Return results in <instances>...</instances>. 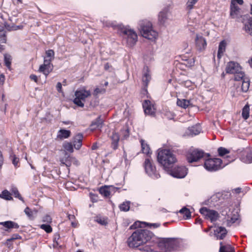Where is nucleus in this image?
Masks as SVG:
<instances>
[{
    "label": "nucleus",
    "mask_w": 252,
    "mask_h": 252,
    "mask_svg": "<svg viewBox=\"0 0 252 252\" xmlns=\"http://www.w3.org/2000/svg\"><path fill=\"white\" fill-rule=\"evenodd\" d=\"M47 57L49 58V59H51V61L53 59L54 56V52L52 50H49L46 52Z\"/></svg>",
    "instance_id": "obj_48"
},
{
    "label": "nucleus",
    "mask_w": 252,
    "mask_h": 252,
    "mask_svg": "<svg viewBox=\"0 0 252 252\" xmlns=\"http://www.w3.org/2000/svg\"><path fill=\"white\" fill-rule=\"evenodd\" d=\"M91 199L93 202H96L97 201V197L93 194H91Z\"/></svg>",
    "instance_id": "obj_59"
},
{
    "label": "nucleus",
    "mask_w": 252,
    "mask_h": 252,
    "mask_svg": "<svg viewBox=\"0 0 252 252\" xmlns=\"http://www.w3.org/2000/svg\"><path fill=\"white\" fill-rule=\"evenodd\" d=\"M218 151L219 155L221 156H222L228 153V151H227V149L222 147L219 148Z\"/></svg>",
    "instance_id": "obj_47"
},
{
    "label": "nucleus",
    "mask_w": 252,
    "mask_h": 252,
    "mask_svg": "<svg viewBox=\"0 0 252 252\" xmlns=\"http://www.w3.org/2000/svg\"><path fill=\"white\" fill-rule=\"evenodd\" d=\"M228 218H230V220H228L231 222L234 223L238 219V214L237 213H236V214H234L233 215V217H230L229 215H228Z\"/></svg>",
    "instance_id": "obj_46"
},
{
    "label": "nucleus",
    "mask_w": 252,
    "mask_h": 252,
    "mask_svg": "<svg viewBox=\"0 0 252 252\" xmlns=\"http://www.w3.org/2000/svg\"><path fill=\"white\" fill-rule=\"evenodd\" d=\"M242 116L245 119H247L249 116V113L247 108L245 107L242 111Z\"/></svg>",
    "instance_id": "obj_50"
},
{
    "label": "nucleus",
    "mask_w": 252,
    "mask_h": 252,
    "mask_svg": "<svg viewBox=\"0 0 252 252\" xmlns=\"http://www.w3.org/2000/svg\"><path fill=\"white\" fill-rule=\"evenodd\" d=\"M112 141V144L114 149H116L117 147L118 143L120 139V137L117 133L113 132L112 136H111Z\"/></svg>",
    "instance_id": "obj_32"
},
{
    "label": "nucleus",
    "mask_w": 252,
    "mask_h": 252,
    "mask_svg": "<svg viewBox=\"0 0 252 252\" xmlns=\"http://www.w3.org/2000/svg\"><path fill=\"white\" fill-rule=\"evenodd\" d=\"M219 252H234L233 248L228 243L220 242Z\"/></svg>",
    "instance_id": "obj_23"
},
{
    "label": "nucleus",
    "mask_w": 252,
    "mask_h": 252,
    "mask_svg": "<svg viewBox=\"0 0 252 252\" xmlns=\"http://www.w3.org/2000/svg\"><path fill=\"white\" fill-rule=\"evenodd\" d=\"M179 213L182 214L186 219H189L191 217V213L189 210L186 207H184L179 211Z\"/></svg>",
    "instance_id": "obj_35"
},
{
    "label": "nucleus",
    "mask_w": 252,
    "mask_h": 252,
    "mask_svg": "<svg viewBox=\"0 0 252 252\" xmlns=\"http://www.w3.org/2000/svg\"><path fill=\"white\" fill-rule=\"evenodd\" d=\"M158 162L166 170L177 161L176 158L171 151L167 149H159L158 151Z\"/></svg>",
    "instance_id": "obj_3"
},
{
    "label": "nucleus",
    "mask_w": 252,
    "mask_h": 252,
    "mask_svg": "<svg viewBox=\"0 0 252 252\" xmlns=\"http://www.w3.org/2000/svg\"><path fill=\"white\" fill-rule=\"evenodd\" d=\"M201 131V127L199 125H196L195 126L189 127L185 131L183 134V136H193L198 134Z\"/></svg>",
    "instance_id": "obj_19"
},
{
    "label": "nucleus",
    "mask_w": 252,
    "mask_h": 252,
    "mask_svg": "<svg viewBox=\"0 0 252 252\" xmlns=\"http://www.w3.org/2000/svg\"><path fill=\"white\" fill-rule=\"evenodd\" d=\"M129 204L130 202L129 201L123 202L119 206L120 209L122 211H128L130 208Z\"/></svg>",
    "instance_id": "obj_38"
},
{
    "label": "nucleus",
    "mask_w": 252,
    "mask_h": 252,
    "mask_svg": "<svg viewBox=\"0 0 252 252\" xmlns=\"http://www.w3.org/2000/svg\"><path fill=\"white\" fill-rule=\"evenodd\" d=\"M40 227L47 233H50L52 231V228L51 226L48 224H41L40 225Z\"/></svg>",
    "instance_id": "obj_44"
},
{
    "label": "nucleus",
    "mask_w": 252,
    "mask_h": 252,
    "mask_svg": "<svg viewBox=\"0 0 252 252\" xmlns=\"http://www.w3.org/2000/svg\"><path fill=\"white\" fill-rule=\"evenodd\" d=\"M0 197L6 200H11L12 199L11 193L7 190H3L0 194Z\"/></svg>",
    "instance_id": "obj_36"
},
{
    "label": "nucleus",
    "mask_w": 252,
    "mask_h": 252,
    "mask_svg": "<svg viewBox=\"0 0 252 252\" xmlns=\"http://www.w3.org/2000/svg\"><path fill=\"white\" fill-rule=\"evenodd\" d=\"M56 88L58 92L63 94L62 91V85L60 82H58L56 86Z\"/></svg>",
    "instance_id": "obj_54"
},
{
    "label": "nucleus",
    "mask_w": 252,
    "mask_h": 252,
    "mask_svg": "<svg viewBox=\"0 0 252 252\" xmlns=\"http://www.w3.org/2000/svg\"><path fill=\"white\" fill-rule=\"evenodd\" d=\"M139 31L141 34L144 38L151 40L157 38L158 33L153 29L152 23L147 20L140 21Z\"/></svg>",
    "instance_id": "obj_4"
},
{
    "label": "nucleus",
    "mask_w": 252,
    "mask_h": 252,
    "mask_svg": "<svg viewBox=\"0 0 252 252\" xmlns=\"http://www.w3.org/2000/svg\"><path fill=\"white\" fill-rule=\"evenodd\" d=\"M250 86V81L249 78H246L244 79L242 81L241 89L243 92H246L249 90Z\"/></svg>",
    "instance_id": "obj_34"
},
{
    "label": "nucleus",
    "mask_w": 252,
    "mask_h": 252,
    "mask_svg": "<svg viewBox=\"0 0 252 252\" xmlns=\"http://www.w3.org/2000/svg\"><path fill=\"white\" fill-rule=\"evenodd\" d=\"M200 212L206 218L210 219L211 221L216 220L219 217V214L217 212L208 209L206 207L201 208L200 209Z\"/></svg>",
    "instance_id": "obj_12"
},
{
    "label": "nucleus",
    "mask_w": 252,
    "mask_h": 252,
    "mask_svg": "<svg viewBox=\"0 0 252 252\" xmlns=\"http://www.w3.org/2000/svg\"><path fill=\"white\" fill-rule=\"evenodd\" d=\"M140 143L141 145V150L142 153L146 155L148 157H150L152 152L149 145H148L147 143L142 139L140 140Z\"/></svg>",
    "instance_id": "obj_29"
},
{
    "label": "nucleus",
    "mask_w": 252,
    "mask_h": 252,
    "mask_svg": "<svg viewBox=\"0 0 252 252\" xmlns=\"http://www.w3.org/2000/svg\"><path fill=\"white\" fill-rule=\"evenodd\" d=\"M242 5L243 4V0H231V3L236 4V3Z\"/></svg>",
    "instance_id": "obj_55"
},
{
    "label": "nucleus",
    "mask_w": 252,
    "mask_h": 252,
    "mask_svg": "<svg viewBox=\"0 0 252 252\" xmlns=\"http://www.w3.org/2000/svg\"><path fill=\"white\" fill-rule=\"evenodd\" d=\"M195 41L196 47L198 50L202 51L205 49L207 46V42L201 34H196Z\"/></svg>",
    "instance_id": "obj_15"
},
{
    "label": "nucleus",
    "mask_w": 252,
    "mask_h": 252,
    "mask_svg": "<svg viewBox=\"0 0 252 252\" xmlns=\"http://www.w3.org/2000/svg\"><path fill=\"white\" fill-rule=\"evenodd\" d=\"M95 221L102 225H106L107 224V220L106 218L97 216L95 218Z\"/></svg>",
    "instance_id": "obj_40"
},
{
    "label": "nucleus",
    "mask_w": 252,
    "mask_h": 252,
    "mask_svg": "<svg viewBox=\"0 0 252 252\" xmlns=\"http://www.w3.org/2000/svg\"><path fill=\"white\" fill-rule=\"evenodd\" d=\"M242 22L244 24V30L245 32L252 35V17L249 15L242 16Z\"/></svg>",
    "instance_id": "obj_14"
},
{
    "label": "nucleus",
    "mask_w": 252,
    "mask_h": 252,
    "mask_svg": "<svg viewBox=\"0 0 252 252\" xmlns=\"http://www.w3.org/2000/svg\"><path fill=\"white\" fill-rule=\"evenodd\" d=\"M11 192L13 193V194L14 195L15 197H17L19 198L20 200H22L23 202H24L23 198L22 197V196L20 195V193H19V191L16 188L13 187L11 189Z\"/></svg>",
    "instance_id": "obj_42"
},
{
    "label": "nucleus",
    "mask_w": 252,
    "mask_h": 252,
    "mask_svg": "<svg viewBox=\"0 0 252 252\" xmlns=\"http://www.w3.org/2000/svg\"><path fill=\"white\" fill-rule=\"evenodd\" d=\"M63 148L64 150L70 153L73 152V146L70 142H65L63 144Z\"/></svg>",
    "instance_id": "obj_39"
},
{
    "label": "nucleus",
    "mask_w": 252,
    "mask_h": 252,
    "mask_svg": "<svg viewBox=\"0 0 252 252\" xmlns=\"http://www.w3.org/2000/svg\"><path fill=\"white\" fill-rule=\"evenodd\" d=\"M30 78L31 80L34 81L35 82H37L38 80V78L36 75L34 74H31L30 76Z\"/></svg>",
    "instance_id": "obj_56"
},
{
    "label": "nucleus",
    "mask_w": 252,
    "mask_h": 252,
    "mask_svg": "<svg viewBox=\"0 0 252 252\" xmlns=\"http://www.w3.org/2000/svg\"><path fill=\"white\" fill-rule=\"evenodd\" d=\"M68 158H69V161L73 162L76 164L78 163V161L74 158L68 156Z\"/></svg>",
    "instance_id": "obj_58"
},
{
    "label": "nucleus",
    "mask_w": 252,
    "mask_h": 252,
    "mask_svg": "<svg viewBox=\"0 0 252 252\" xmlns=\"http://www.w3.org/2000/svg\"><path fill=\"white\" fill-rule=\"evenodd\" d=\"M19 162V159L15 156H14L12 159V162L15 166H17Z\"/></svg>",
    "instance_id": "obj_57"
},
{
    "label": "nucleus",
    "mask_w": 252,
    "mask_h": 252,
    "mask_svg": "<svg viewBox=\"0 0 252 252\" xmlns=\"http://www.w3.org/2000/svg\"><path fill=\"white\" fill-rule=\"evenodd\" d=\"M187 170L184 166H178L171 170L169 174L175 178H183L187 175Z\"/></svg>",
    "instance_id": "obj_13"
},
{
    "label": "nucleus",
    "mask_w": 252,
    "mask_h": 252,
    "mask_svg": "<svg viewBox=\"0 0 252 252\" xmlns=\"http://www.w3.org/2000/svg\"><path fill=\"white\" fill-rule=\"evenodd\" d=\"M177 104L179 106L181 107L186 108L190 105V102L189 100L184 99H178Z\"/></svg>",
    "instance_id": "obj_33"
},
{
    "label": "nucleus",
    "mask_w": 252,
    "mask_h": 252,
    "mask_svg": "<svg viewBox=\"0 0 252 252\" xmlns=\"http://www.w3.org/2000/svg\"><path fill=\"white\" fill-rule=\"evenodd\" d=\"M56 238H57L56 237L55 238V241L54 242V244H53L54 247H57L59 245L58 242L56 241Z\"/></svg>",
    "instance_id": "obj_63"
},
{
    "label": "nucleus",
    "mask_w": 252,
    "mask_h": 252,
    "mask_svg": "<svg viewBox=\"0 0 252 252\" xmlns=\"http://www.w3.org/2000/svg\"><path fill=\"white\" fill-rule=\"evenodd\" d=\"M144 167L146 173L151 178L156 179L160 177L155 165L149 158L145 159Z\"/></svg>",
    "instance_id": "obj_8"
},
{
    "label": "nucleus",
    "mask_w": 252,
    "mask_h": 252,
    "mask_svg": "<svg viewBox=\"0 0 252 252\" xmlns=\"http://www.w3.org/2000/svg\"><path fill=\"white\" fill-rule=\"evenodd\" d=\"M71 134L69 130L61 129L59 130L57 133V137L59 139H63L68 138Z\"/></svg>",
    "instance_id": "obj_28"
},
{
    "label": "nucleus",
    "mask_w": 252,
    "mask_h": 252,
    "mask_svg": "<svg viewBox=\"0 0 252 252\" xmlns=\"http://www.w3.org/2000/svg\"><path fill=\"white\" fill-rule=\"evenodd\" d=\"M143 107L144 109L145 113L146 115H153L155 113V108L152 102L148 100H145L143 104Z\"/></svg>",
    "instance_id": "obj_18"
},
{
    "label": "nucleus",
    "mask_w": 252,
    "mask_h": 252,
    "mask_svg": "<svg viewBox=\"0 0 252 252\" xmlns=\"http://www.w3.org/2000/svg\"><path fill=\"white\" fill-rule=\"evenodd\" d=\"M198 0H188L187 3V8L188 10L192 9Z\"/></svg>",
    "instance_id": "obj_43"
},
{
    "label": "nucleus",
    "mask_w": 252,
    "mask_h": 252,
    "mask_svg": "<svg viewBox=\"0 0 252 252\" xmlns=\"http://www.w3.org/2000/svg\"><path fill=\"white\" fill-rule=\"evenodd\" d=\"M83 139V135L82 134L79 133L77 134L73 139V146L75 149L78 150L82 146V141Z\"/></svg>",
    "instance_id": "obj_24"
},
{
    "label": "nucleus",
    "mask_w": 252,
    "mask_h": 252,
    "mask_svg": "<svg viewBox=\"0 0 252 252\" xmlns=\"http://www.w3.org/2000/svg\"><path fill=\"white\" fill-rule=\"evenodd\" d=\"M226 48V42L224 41H222L220 42L219 46L218 52V58L220 59L222 57L223 53L225 51Z\"/></svg>",
    "instance_id": "obj_31"
},
{
    "label": "nucleus",
    "mask_w": 252,
    "mask_h": 252,
    "mask_svg": "<svg viewBox=\"0 0 252 252\" xmlns=\"http://www.w3.org/2000/svg\"><path fill=\"white\" fill-rule=\"evenodd\" d=\"M6 29L8 31L16 30L17 28L11 24L9 15L5 12H0V35H4L3 31Z\"/></svg>",
    "instance_id": "obj_5"
},
{
    "label": "nucleus",
    "mask_w": 252,
    "mask_h": 252,
    "mask_svg": "<svg viewBox=\"0 0 252 252\" xmlns=\"http://www.w3.org/2000/svg\"><path fill=\"white\" fill-rule=\"evenodd\" d=\"M91 95V92L84 89L77 90L75 93V97L74 103L77 106L83 107L84 106V101L86 98Z\"/></svg>",
    "instance_id": "obj_9"
},
{
    "label": "nucleus",
    "mask_w": 252,
    "mask_h": 252,
    "mask_svg": "<svg viewBox=\"0 0 252 252\" xmlns=\"http://www.w3.org/2000/svg\"><path fill=\"white\" fill-rule=\"evenodd\" d=\"M242 69L240 65L233 62H230L228 63L226 67V72L227 73L235 74L237 73Z\"/></svg>",
    "instance_id": "obj_17"
},
{
    "label": "nucleus",
    "mask_w": 252,
    "mask_h": 252,
    "mask_svg": "<svg viewBox=\"0 0 252 252\" xmlns=\"http://www.w3.org/2000/svg\"><path fill=\"white\" fill-rule=\"evenodd\" d=\"M235 192L236 193H239L241 192V189L240 188H237L234 189Z\"/></svg>",
    "instance_id": "obj_64"
},
{
    "label": "nucleus",
    "mask_w": 252,
    "mask_h": 252,
    "mask_svg": "<svg viewBox=\"0 0 252 252\" xmlns=\"http://www.w3.org/2000/svg\"><path fill=\"white\" fill-rule=\"evenodd\" d=\"M4 61L6 66L9 67L11 64L10 57L9 56L5 55L4 56Z\"/></svg>",
    "instance_id": "obj_51"
},
{
    "label": "nucleus",
    "mask_w": 252,
    "mask_h": 252,
    "mask_svg": "<svg viewBox=\"0 0 252 252\" xmlns=\"http://www.w3.org/2000/svg\"><path fill=\"white\" fill-rule=\"evenodd\" d=\"M247 77H245L244 73L242 71V69L240 70V71H239L237 73L234 74V80L235 81H240L242 80V81L244 80V79L246 78Z\"/></svg>",
    "instance_id": "obj_37"
},
{
    "label": "nucleus",
    "mask_w": 252,
    "mask_h": 252,
    "mask_svg": "<svg viewBox=\"0 0 252 252\" xmlns=\"http://www.w3.org/2000/svg\"><path fill=\"white\" fill-rule=\"evenodd\" d=\"M169 12L168 8L162 9L158 14V21L161 24H164L168 19V14Z\"/></svg>",
    "instance_id": "obj_21"
},
{
    "label": "nucleus",
    "mask_w": 252,
    "mask_h": 252,
    "mask_svg": "<svg viewBox=\"0 0 252 252\" xmlns=\"http://www.w3.org/2000/svg\"><path fill=\"white\" fill-rule=\"evenodd\" d=\"M103 121L100 117H98L90 126V129L92 131L94 130L95 129H100L102 127Z\"/></svg>",
    "instance_id": "obj_27"
},
{
    "label": "nucleus",
    "mask_w": 252,
    "mask_h": 252,
    "mask_svg": "<svg viewBox=\"0 0 252 252\" xmlns=\"http://www.w3.org/2000/svg\"><path fill=\"white\" fill-rule=\"evenodd\" d=\"M192 83L191 82V81H186L185 82V86H186L187 87H189V86H191Z\"/></svg>",
    "instance_id": "obj_60"
},
{
    "label": "nucleus",
    "mask_w": 252,
    "mask_h": 252,
    "mask_svg": "<svg viewBox=\"0 0 252 252\" xmlns=\"http://www.w3.org/2000/svg\"><path fill=\"white\" fill-rule=\"evenodd\" d=\"M0 224L3 225L7 229H10L13 228H18L19 227V225L17 223H15L12 221L0 222Z\"/></svg>",
    "instance_id": "obj_30"
},
{
    "label": "nucleus",
    "mask_w": 252,
    "mask_h": 252,
    "mask_svg": "<svg viewBox=\"0 0 252 252\" xmlns=\"http://www.w3.org/2000/svg\"><path fill=\"white\" fill-rule=\"evenodd\" d=\"M68 218L69 220H73L75 219V216L74 215H69Z\"/></svg>",
    "instance_id": "obj_62"
},
{
    "label": "nucleus",
    "mask_w": 252,
    "mask_h": 252,
    "mask_svg": "<svg viewBox=\"0 0 252 252\" xmlns=\"http://www.w3.org/2000/svg\"><path fill=\"white\" fill-rule=\"evenodd\" d=\"M143 222H142L141 221H136L132 225H131L130 226V229H136L138 227H141V224Z\"/></svg>",
    "instance_id": "obj_49"
},
{
    "label": "nucleus",
    "mask_w": 252,
    "mask_h": 252,
    "mask_svg": "<svg viewBox=\"0 0 252 252\" xmlns=\"http://www.w3.org/2000/svg\"><path fill=\"white\" fill-rule=\"evenodd\" d=\"M24 212L29 218H33L34 215L36 214V211H32L29 207H26L24 210Z\"/></svg>",
    "instance_id": "obj_41"
},
{
    "label": "nucleus",
    "mask_w": 252,
    "mask_h": 252,
    "mask_svg": "<svg viewBox=\"0 0 252 252\" xmlns=\"http://www.w3.org/2000/svg\"><path fill=\"white\" fill-rule=\"evenodd\" d=\"M223 164L221 159L219 158H209L205 160L204 167L209 171H215L225 166Z\"/></svg>",
    "instance_id": "obj_7"
},
{
    "label": "nucleus",
    "mask_w": 252,
    "mask_h": 252,
    "mask_svg": "<svg viewBox=\"0 0 252 252\" xmlns=\"http://www.w3.org/2000/svg\"><path fill=\"white\" fill-rule=\"evenodd\" d=\"M157 244L158 248L162 252L172 251L175 245L174 238H158L157 242H153V245Z\"/></svg>",
    "instance_id": "obj_6"
},
{
    "label": "nucleus",
    "mask_w": 252,
    "mask_h": 252,
    "mask_svg": "<svg viewBox=\"0 0 252 252\" xmlns=\"http://www.w3.org/2000/svg\"><path fill=\"white\" fill-rule=\"evenodd\" d=\"M121 134L122 136V138L126 139L129 136V131L127 127H124L121 130Z\"/></svg>",
    "instance_id": "obj_45"
},
{
    "label": "nucleus",
    "mask_w": 252,
    "mask_h": 252,
    "mask_svg": "<svg viewBox=\"0 0 252 252\" xmlns=\"http://www.w3.org/2000/svg\"><path fill=\"white\" fill-rule=\"evenodd\" d=\"M158 238L151 231L145 229L137 230L128 238L127 243L130 248H135L147 243L157 242Z\"/></svg>",
    "instance_id": "obj_1"
},
{
    "label": "nucleus",
    "mask_w": 252,
    "mask_h": 252,
    "mask_svg": "<svg viewBox=\"0 0 252 252\" xmlns=\"http://www.w3.org/2000/svg\"><path fill=\"white\" fill-rule=\"evenodd\" d=\"M151 80V75L148 67L144 68L142 76V81L146 86H147L149 81Z\"/></svg>",
    "instance_id": "obj_25"
},
{
    "label": "nucleus",
    "mask_w": 252,
    "mask_h": 252,
    "mask_svg": "<svg viewBox=\"0 0 252 252\" xmlns=\"http://www.w3.org/2000/svg\"><path fill=\"white\" fill-rule=\"evenodd\" d=\"M105 92V90L104 89L96 88L94 91V94L97 95L100 93H103Z\"/></svg>",
    "instance_id": "obj_53"
},
{
    "label": "nucleus",
    "mask_w": 252,
    "mask_h": 252,
    "mask_svg": "<svg viewBox=\"0 0 252 252\" xmlns=\"http://www.w3.org/2000/svg\"><path fill=\"white\" fill-rule=\"evenodd\" d=\"M51 62V59H44L43 64L40 65L38 69V72L42 73L46 77L53 70V65Z\"/></svg>",
    "instance_id": "obj_11"
},
{
    "label": "nucleus",
    "mask_w": 252,
    "mask_h": 252,
    "mask_svg": "<svg viewBox=\"0 0 252 252\" xmlns=\"http://www.w3.org/2000/svg\"><path fill=\"white\" fill-rule=\"evenodd\" d=\"M213 231V234L218 239H223L227 233L225 228L219 226H215Z\"/></svg>",
    "instance_id": "obj_16"
},
{
    "label": "nucleus",
    "mask_w": 252,
    "mask_h": 252,
    "mask_svg": "<svg viewBox=\"0 0 252 252\" xmlns=\"http://www.w3.org/2000/svg\"><path fill=\"white\" fill-rule=\"evenodd\" d=\"M241 158L244 162L247 163L252 162V149L248 150L245 154H243Z\"/></svg>",
    "instance_id": "obj_26"
},
{
    "label": "nucleus",
    "mask_w": 252,
    "mask_h": 252,
    "mask_svg": "<svg viewBox=\"0 0 252 252\" xmlns=\"http://www.w3.org/2000/svg\"><path fill=\"white\" fill-rule=\"evenodd\" d=\"M103 25L106 27H112L114 30L122 35L129 46H133L137 41V35L132 30L128 29L122 25H116L110 21H103Z\"/></svg>",
    "instance_id": "obj_2"
},
{
    "label": "nucleus",
    "mask_w": 252,
    "mask_h": 252,
    "mask_svg": "<svg viewBox=\"0 0 252 252\" xmlns=\"http://www.w3.org/2000/svg\"><path fill=\"white\" fill-rule=\"evenodd\" d=\"M203 151L198 149H190L188 152L186 157L189 163H192L199 160L203 157Z\"/></svg>",
    "instance_id": "obj_10"
},
{
    "label": "nucleus",
    "mask_w": 252,
    "mask_h": 252,
    "mask_svg": "<svg viewBox=\"0 0 252 252\" xmlns=\"http://www.w3.org/2000/svg\"><path fill=\"white\" fill-rule=\"evenodd\" d=\"M116 189V188L112 186H105L99 189V192L105 197H108L111 194L112 192L115 191Z\"/></svg>",
    "instance_id": "obj_20"
},
{
    "label": "nucleus",
    "mask_w": 252,
    "mask_h": 252,
    "mask_svg": "<svg viewBox=\"0 0 252 252\" xmlns=\"http://www.w3.org/2000/svg\"><path fill=\"white\" fill-rule=\"evenodd\" d=\"M67 159L64 160L63 159H61V162L62 164H65L66 166H69V164L67 163Z\"/></svg>",
    "instance_id": "obj_61"
},
{
    "label": "nucleus",
    "mask_w": 252,
    "mask_h": 252,
    "mask_svg": "<svg viewBox=\"0 0 252 252\" xmlns=\"http://www.w3.org/2000/svg\"><path fill=\"white\" fill-rule=\"evenodd\" d=\"M42 221L47 223H50L52 222V219L50 216L46 215L43 218Z\"/></svg>",
    "instance_id": "obj_52"
},
{
    "label": "nucleus",
    "mask_w": 252,
    "mask_h": 252,
    "mask_svg": "<svg viewBox=\"0 0 252 252\" xmlns=\"http://www.w3.org/2000/svg\"><path fill=\"white\" fill-rule=\"evenodd\" d=\"M240 8L236 4L231 3L230 15L232 18H237L240 14Z\"/></svg>",
    "instance_id": "obj_22"
}]
</instances>
